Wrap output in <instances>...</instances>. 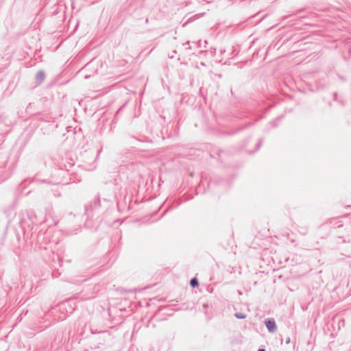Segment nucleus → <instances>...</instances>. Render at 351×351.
I'll list each match as a JSON object with an SVG mask.
<instances>
[{
	"mask_svg": "<svg viewBox=\"0 0 351 351\" xmlns=\"http://www.w3.org/2000/svg\"><path fill=\"white\" fill-rule=\"evenodd\" d=\"M265 324L268 328V330L271 332H273L274 330H276V324L274 321L272 320H267L265 322Z\"/></svg>",
	"mask_w": 351,
	"mask_h": 351,
	"instance_id": "obj_1",
	"label": "nucleus"
},
{
	"mask_svg": "<svg viewBox=\"0 0 351 351\" xmlns=\"http://www.w3.org/2000/svg\"><path fill=\"white\" fill-rule=\"evenodd\" d=\"M190 284L193 287H197L199 285L198 281L196 278L191 279L190 281Z\"/></svg>",
	"mask_w": 351,
	"mask_h": 351,
	"instance_id": "obj_2",
	"label": "nucleus"
},
{
	"mask_svg": "<svg viewBox=\"0 0 351 351\" xmlns=\"http://www.w3.org/2000/svg\"><path fill=\"white\" fill-rule=\"evenodd\" d=\"M237 317L238 318H245V316H243L241 315H236Z\"/></svg>",
	"mask_w": 351,
	"mask_h": 351,
	"instance_id": "obj_3",
	"label": "nucleus"
},
{
	"mask_svg": "<svg viewBox=\"0 0 351 351\" xmlns=\"http://www.w3.org/2000/svg\"><path fill=\"white\" fill-rule=\"evenodd\" d=\"M258 351H265V350H263V349H261V350H259Z\"/></svg>",
	"mask_w": 351,
	"mask_h": 351,
	"instance_id": "obj_4",
	"label": "nucleus"
}]
</instances>
